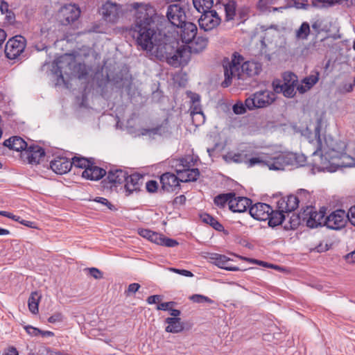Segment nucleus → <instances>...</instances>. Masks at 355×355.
<instances>
[{"mask_svg": "<svg viewBox=\"0 0 355 355\" xmlns=\"http://www.w3.org/2000/svg\"><path fill=\"white\" fill-rule=\"evenodd\" d=\"M135 20L128 29L129 35L135 40L137 46L143 51H148L153 47V42L162 31L158 27L159 17L153 6L150 4L135 3Z\"/></svg>", "mask_w": 355, "mask_h": 355, "instance_id": "nucleus-1", "label": "nucleus"}, {"mask_svg": "<svg viewBox=\"0 0 355 355\" xmlns=\"http://www.w3.org/2000/svg\"><path fill=\"white\" fill-rule=\"evenodd\" d=\"M300 199L295 195L282 197L276 202L275 209L263 202L251 205L250 216L257 220H268V226L275 227L282 225L285 220V214L295 211L299 206Z\"/></svg>", "mask_w": 355, "mask_h": 355, "instance_id": "nucleus-2", "label": "nucleus"}, {"mask_svg": "<svg viewBox=\"0 0 355 355\" xmlns=\"http://www.w3.org/2000/svg\"><path fill=\"white\" fill-rule=\"evenodd\" d=\"M157 60L166 62L169 65L178 67L188 63L189 51L184 47H179L178 42L165 33H158L153 42V47L148 49Z\"/></svg>", "mask_w": 355, "mask_h": 355, "instance_id": "nucleus-3", "label": "nucleus"}, {"mask_svg": "<svg viewBox=\"0 0 355 355\" xmlns=\"http://www.w3.org/2000/svg\"><path fill=\"white\" fill-rule=\"evenodd\" d=\"M321 124L318 121L314 128V137L317 143V148L313 153V156H316L319 152H321L318 157V161L314 159L313 164V169H316L318 171H327L333 173L336 171V166L334 164L336 163L334 158H336V148L331 145L329 146L325 139L324 145L322 142L321 135Z\"/></svg>", "mask_w": 355, "mask_h": 355, "instance_id": "nucleus-4", "label": "nucleus"}, {"mask_svg": "<svg viewBox=\"0 0 355 355\" xmlns=\"http://www.w3.org/2000/svg\"><path fill=\"white\" fill-rule=\"evenodd\" d=\"M306 157L303 154L293 153H281L267 159L266 166L270 170L282 171L303 166Z\"/></svg>", "mask_w": 355, "mask_h": 355, "instance_id": "nucleus-5", "label": "nucleus"}, {"mask_svg": "<svg viewBox=\"0 0 355 355\" xmlns=\"http://www.w3.org/2000/svg\"><path fill=\"white\" fill-rule=\"evenodd\" d=\"M243 60V57L238 53L233 54V58L231 61L228 59H224L223 66L224 68L225 80L221 83L223 87L225 88L229 87L232 83V78L234 77H237L238 79L243 78L240 73V68Z\"/></svg>", "mask_w": 355, "mask_h": 355, "instance_id": "nucleus-6", "label": "nucleus"}, {"mask_svg": "<svg viewBox=\"0 0 355 355\" xmlns=\"http://www.w3.org/2000/svg\"><path fill=\"white\" fill-rule=\"evenodd\" d=\"M275 99V94L267 89L256 92L245 99V105L249 110L263 108L272 104Z\"/></svg>", "mask_w": 355, "mask_h": 355, "instance_id": "nucleus-7", "label": "nucleus"}, {"mask_svg": "<svg viewBox=\"0 0 355 355\" xmlns=\"http://www.w3.org/2000/svg\"><path fill=\"white\" fill-rule=\"evenodd\" d=\"M325 214L326 212L324 207L319 211H317L315 207L306 206L300 211L302 223H305L306 225L310 228H316L319 226H322Z\"/></svg>", "mask_w": 355, "mask_h": 355, "instance_id": "nucleus-8", "label": "nucleus"}, {"mask_svg": "<svg viewBox=\"0 0 355 355\" xmlns=\"http://www.w3.org/2000/svg\"><path fill=\"white\" fill-rule=\"evenodd\" d=\"M26 46V40L19 35L10 38L6 44L4 52L7 58L15 60L24 51Z\"/></svg>", "mask_w": 355, "mask_h": 355, "instance_id": "nucleus-9", "label": "nucleus"}, {"mask_svg": "<svg viewBox=\"0 0 355 355\" xmlns=\"http://www.w3.org/2000/svg\"><path fill=\"white\" fill-rule=\"evenodd\" d=\"M221 23V18L215 10L204 11L198 19L200 30L209 32L216 29Z\"/></svg>", "mask_w": 355, "mask_h": 355, "instance_id": "nucleus-10", "label": "nucleus"}, {"mask_svg": "<svg viewBox=\"0 0 355 355\" xmlns=\"http://www.w3.org/2000/svg\"><path fill=\"white\" fill-rule=\"evenodd\" d=\"M128 171L116 166L112 167L107 173L106 179L102 181L104 188L112 189L125 182Z\"/></svg>", "mask_w": 355, "mask_h": 355, "instance_id": "nucleus-11", "label": "nucleus"}, {"mask_svg": "<svg viewBox=\"0 0 355 355\" xmlns=\"http://www.w3.org/2000/svg\"><path fill=\"white\" fill-rule=\"evenodd\" d=\"M166 15L168 21L177 28H179L187 21L184 8L179 4L169 5Z\"/></svg>", "mask_w": 355, "mask_h": 355, "instance_id": "nucleus-12", "label": "nucleus"}, {"mask_svg": "<svg viewBox=\"0 0 355 355\" xmlns=\"http://www.w3.org/2000/svg\"><path fill=\"white\" fill-rule=\"evenodd\" d=\"M80 8L75 4H67L62 6L59 10V18L64 26L69 25L80 17Z\"/></svg>", "mask_w": 355, "mask_h": 355, "instance_id": "nucleus-13", "label": "nucleus"}, {"mask_svg": "<svg viewBox=\"0 0 355 355\" xmlns=\"http://www.w3.org/2000/svg\"><path fill=\"white\" fill-rule=\"evenodd\" d=\"M347 214L344 210L338 209L324 218L322 225L331 230H338L345 227Z\"/></svg>", "mask_w": 355, "mask_h": 355, "instance_id": "nucleus-14", "label": "nucleus"}, {"mask_svg": "<svg viewBox=\"0 0 355 355\" xmlns=\"http://www.w3.org/2000/svg\"><path fill=\"white\" fill-rule=\"evenodd\" d=\"M45 156L44 149L35 144H30L24 152L21 153V158L24 162L31 164H38L42 158Z\"/></svg>", "mask_w": 355, "mask_h": 355, "instance_id": "nucleus-15", "label": "nucleus"}, {"mask_svg": "<svg viewBox=\"0 0 355 355\" xmlns=\"http://www.w3.org/2000/svg\"><path fill=\"white\" fill-rule=\"evenodd\" d=\"M144 175L139 173H133L130 175L127 173V178L125 180L124 189L125 196H128L134 192H139L144 184Z\"/></svg>", "mask_w": 355, "mask_h": 355, "instance_id": "nucleus-16", "label": "nucleus"}, {"mask_svg": "<svg viewBox=\"0 0 355 355\" xmlns=\"http://www.w3.org/2000/svg\"><path fill=\"white\" fill-rule=\"evenodd\" d=\"M121 6L116 3L107 1L101 8L103 18L108 22L115 23L119 18Z\"/></svg>", "mask_w": 355, "mask_h": 355, "instance_id": "nucleus-17", "label": "nucleus"}, {"mask_svg": "<svg viewBox=\"0 0 355 355\" xmlns=\"http://www.w3.org/2000/svg\"><path fill=\"white\" fill-rule=\"evenodd\" d=\"M180 177L175 174L166 172L160 176V183L162 190L166 192L175 191L177 189H180Z\"/></svg>", "mask_w": 355, "mask_h": 355, "instance_id": "nucleus-18", "label": "nucleus"}, {"mask_svg": "<svg viewBox=\"0 0 355 355\" xmlns=\"http://www.w3.org/2000/svg\"><path fill=\"white\" fill-rule=\"evenodd\" d=\"M178 33L180 34V39L183 43L189 44L196 38L198 33L196 25L190 21H185L179 28Z\"/></svg>", "mask_w": 355, "mask_h": 355, "instance_id": "nucleus-19", "label": "nucleus"}, {"mask_svg": "<svg viewBox=\"0 0 355 355\" xmlns=\"http://www.w3.org/2000/svg\"><path fill=\"white\" fill-rule=\"evenodd\" d=\"M50 167L56 174H66L71 168V159L66 157L58 156L51 161Z\"/></svg>", "mask_w": 355, "mask_h": 355, "instance_id": "nucleus-20", "label": "nucleus"}, {"mask_svg": "<svg viewBox=\"0 0 355 355\" xmlns=\"http://www.w3.org/2000/svg\"><path fill=\"white\" fill-rule=\"evenodd\" d=\"M252 205V200L247 197H241L236 196L232 198L230 201L229 209L232 212L243 213L250 209Z\"/></svg>", "mask_w": 355, "mask_h": 355, "instance_id": "nucleus-21", "label": "nucleus"}, {"mask_svg": "<svg viewBox=\"0 0 355 355\" xmlns=\"http://www.w3.org/2000/svg\"><path fill=\"white\" fill-rule=\"evenodd\" d=\"M95 159L92 162V165L85 168L82 173V177L86 180L92 181H98L106 175V171L95 164Z\"/></svg>", "mask_w": 355, "mask_h": 355, "instance_id": "nucleus-22", "label": "nucleus"}, {"mask_svg": "<svg viewBox=\"0 0 355 355\" xmlns=\"http://www.w3.org/2000/svg\"><path fill=\"white\" fill-rule=\"evenodd\" d=\"M336 158L334 163L336 166V171L339 168L355 166V158L347 155L345 152L340 151L336 148Z\"/></svg>", "mask_w": 355, "mask_h": 355, "instance_id": "nucleus-23", "label": "nucleus"}, {"mask_svg": "<svg viewBox=\"0 0 355 355\" xmlns=\"http://www.w3.org/2000/svg\"><path fill=\"white\" fill-rule=\"evenodd\" d=\"M211 259L213 263L222 269L227 271H239L240 268L237 266H232L230 262L231 259L225 255L220 254H212Z\"/></svg>", "mask_w": 355, "mask_h": 355, "instance_id": "nucleus-24", "label": "nucleus"}, {"mask_svg": "<svg viewBox=\"0 0 355 355\" xmlns=\"http://www.w3.org/2000/svg\"><path fill=\"white\" fill-rule=\"evenodd\" d=\"M3 146L8 147L10 150L24 152L29 145L21 137L13 136L3 141Z\"/></svg>", "mask_w": 355, "mask_h": 355, "instance_id": "nucleus-25", "label": "nucleus"}, {"mask_svg": "<svg viewBox=\"0 0 355 355\" xmlns=\"http://www.w3.org/2000/svg\"><path fill=\"white\" fill-rule=\"evenodd\" d=\"M272 86L275 92L282 93L286 98H293L295 95L297 85H281L280 80H275L272 82Z\"/></svg>", "mask_w": 355, "mask_h": 355, "instance_id": "nucleus-26", "label": "nucleus"}, {"mask_svg": "<svg viewBox=\"0 0 355 355\" xmlns=\"http://www.w3.org/2000/svg\"><path fill=\"white\" fill-rule=\"evenodd\" d=\"M165 323L168 324V326L165 328V331L168 333H180L184 329V324L181 322L180 318H167L165 319Z\"/></svg>", "mask_w": 355, "mask_h": 355, "instance_id": "nucleus-27", "label": "nucleus"}, {"mask_svg": "<svg viewBox=\"0 0 355 355\" xmlns=\"http://www.w3.org/2000/svg\"><path fill=\"white\" fill-rule=\"evenodd\" d=\"M240 69L241 75L246 74L250 77L259 74L261 67L258 62L248 61L241 64Z\"/></svg>", "mask_w": 355, "mask_h": 355, "instance_id": "nucleus-28", "label": "nucleus"}, {"mask_svg": "<svg viewBox=\"0 0 355 355\" xmlns=\"http://www.w3.org/2000/svg\"><path fill=\"white\" fill-rule=\"evenodd\" d=\"M176 173L180 177V181L182 182H195L200 176V171L197 168H191L183 172L180 170H176Z\"/></svg>", "mask_w": 355, "mask_h": 355, "instance_id": "nucleus-29", "label": "nucleus"}, {"mask_svg": "<svg viewBox=\"0 0 355 355\" xmlns=\"http://www.w3.org/2000/svg\"><path fill=\"white\" fill-rule=\"evenodd\" d=\"M311 7L308 0H286V5L284 7L275 8L274 10L295 8L296 9L308 10Z\"/></svg>", "mask_w": 355, "mask_h": 355, "instance_id": "nucleus-30", "label": "nucleus"}, {"mask_svg": "<svg viewBox=\"0 0 355 355\" xmlns=\"http://www.w3.org/2000/svg\"><path fill=\"white\" fill-rule=\"evenodd\" d=\"M169 131L168 123L167 120H165L161 125H159L155 128L144 129L142 135H158L160 136L164 135Z\"/></svg>", "mask_w": 355, "mask_h": 355, "instance_id": "nucleus-31", "label": "nucleus"}, {"mask_svg": "<svg viewBox=\"0 0 355 355\" xmlns=\"http://www.w3.org/2000/svg\"><path fill=\"white\" fill-rule=\"evenodd\" d=\"M200 218L203 223L209 225L212 228L218 232L224 230L223 225L216 218L207 213L200 214Z\"/></svg>", "mask_w": 355, "mask_h": 355, "instance_id": "nucleus-32", "label": "nucleus"}, {"mask_svg": "<svg viewBox=\"0 0 355 355\" xmlns=\"http://www.w3.org/2000/svg\"><path fill=\"white\" fill-rule=\"evenodd\" d=\"M193 43L192 44V46L191 47V51L194 53H200L204 51L208 44L209 40L208 37L205 36L199 35L193 40Z\"/></svg>", "mask_w": 355, "mask_h": 355, "instance_id": "nucleus-33", "label": "nucleus"}, {"mask_svg": "<svg viewBox=\"0 0 355 355\" xmlns=\"http://www.w3.org/2000/svg\"><path fill=\"white\" fill-rule=\"evenodd\" d=\"M94 158H86L81 156H74L71 159V167L74 166L76 168H80L85 170L92 165V162Z\"/></svg>", "mask_w": 355, "mask_h": 355, "instance_id": "nucleus-34", "label": "nucleus"}, {"mask_svg": "<svg viewBox=\"0 0 355 355\" xmlns=\"http://www.w3.org/2000/svg\"><path fill=\"white\" fill-rule=\"evenodd\" d=\"M138 234L149 240L150 241L155 243L158 245L159 241H160L161 236L162 234L153 232L152 230H150L148 229H144V228H140L138 230Z\"/></svg>", "mask_w": 355, "mask_h": 355, "instance_id": "nucleus-35", "label": "nucleus"}, {"mask_svg": "<svg viewBox=\"0 0 355 355\" xmlns=\"http://www.w3.org/2000/svg\"><path fill=\"white\" fill-rule=\"evenodd\" d=\"M196 160L191 155H187L178 160V163L176 164V170H180L182 172L188 171L193 166L195 165Z\"/></svg>", "mask_w": 355, "mask_h": 355, "instance_id": "nucleus-36", "label": "nucleus"}, {"mask_svg": "<svg viewBox=\"0 0 355 355\" xmlns=\"http://www.w3.org/2000/svg\"><path fill=\"white\" fill-rule=\"evenodd\" d=\"M225 12V20L226 21H232L236 15V2L234 0H229L224 4Z\"/></svg>", "mask_w": 355, "mask_h": 355, "instance_id": "nucleus-37", "label": "nucleus"}, {"mask_svg": "<svg viewBox=\"0 0 355 355\" xmlns=\"http://www.w3.org/2000/svg\"><path fill=\"white\" fill-rule=\"evenodd\" d=\"M235 196V193L230 192L227 193H221L216 196L214 198V204L219 207L220 208H223L227 204L230 207V201L232 200V197Z\"/></svg>", "mask_w": 355, "mask_h": 355, "instance_id": "nucleus-38", "label": "nucleus"}, {"mask_svg": "<svg viewBox=\"0 0 355 355\" xmlns=\"http://www.w3.org/2000/svg\"><path fill=\"white\" fill-rule=\"evenodd\" d=\"M311 33L310 25L308 22L302 23L298 29L295 31V37L297 40H306Z\"/></svg>", "mask_w": 355, "mask_h": 355, "instance_id": "nucleus-39", "label": "nucleus"}, {"mask_svg": "<svg viewBox=\"0 0 355 355\" xmlns=\"http://www.w3.org/2000/svg\"><path fill=\"white\" fill-rule=\"evenodd\" d=\"M248 155L243 153H234L233 152H228L226 155L223 156V159L227 162L242 163L246 162Z\"/></svg>", "mask_w": 355, "mask_h": 355, "instance_id": "nucleus-40", "label": "nucleus"}, {"mask_svg": "<svg viewBox=\"0 0 355 355\" xmlns=\"http://www.w3.org/2000/svg\"><path fill=\"white\" fill-rule=\"evenodd\" d=\"M40 298L41 296L39 295L37 292H32L28 298V309L33 314H37L39 312L38 306Z\"/></svg>", "mask_w": 355, "mask_h": 355, "instance_id": "nucleus-41", "label": "nucleus"}, {"mask_svg": "<svg viewBox=\"0 0 355 355\" xmlns=\"http://www.w3.org/2000/svg\"><path fill=\"white\" fill-rule=\"evenodd\" d=\"M194 8L199 12L211 10L213 0H193Z\"/></svg>", "mask_w": 355, "mask_h": 355, "instance_id": "nucleus-42", "label": "nucleus"}, {"mask_svg": "<svg viewBox=\"0 0 355 355\" xmlns=\"http://www.w3.org/2000/svg\"><path fill=\"white\" fill-rule=\"evenodd\" d=\"M302 223V220L300 212L297 215H293L291 217L289 221L284 224V229L285 230H296Z\"/></svg>", "mask_w": 355, "mask_h": 355, "instance_id": "nucleus-43", "label": "nucleus"}, {"mask_svg": "<svg viewBox=\"0 0 355 355\" xmlns=\"http://www.w3.org/2000/svg\"><path fill=\"white\" fill-rule=\"evenodd\" d=\"M283 80H281V85H297V76L293 72L286 71L283 73Z\"/></svg>", "mask_w": 355, "mask_h": 355, "instance_id": "nucleus-44", "label": "nucleus"}, {"mask_svg": "<svg viewBox=\"0 0 355 355\" xmlns=\"http://www.w3.org/2000/svg\"><path fill=\"white\" fill-rule=\"evenodd\" d=\"M319 80V73L316 72L315 75H310L305 77L302 80V83L305 84V87L311 89L314 85L317 83Z\"/></svg>", "mask_w": 355, "mask_h": 355, "instance_id": "nucleus-45", "label": "nucleus"}, {"mask_svg": "<svg viewBox=\"0 0 355 355\" xmlns=\"http://www.w3.org/2000/svg\"><path fill=\"white\" fill-rule=\"evenodd\" d=\"M178 244L179 243L177 241V240L171 239V238H168L163 234H162L160 241H159V243H158V245H159L169 247V248L175 247V246L178 245Z\"/></svg>", "mask_w": 355, "mask_h": 355, "instance_id": "nucleus-46", "label": "nucleus"}, {"mask_svg": "<svg viewBox=\"0 0 355 355\" xmlns=\"http://www.w3.org/2000/svg\"><path fill=\"white\" fill-rule=\"evenodd\" d=\"M189 299L195 303L207 302L211 304L213 302V300H211L209 297L200 294L192 295L191 296L189 297Z\"/></svg>", "mask_w": 355, "mask_h": 355, "instance_id": "nucleus-47", "label": "nucleus"}, {"mask_svg": "<svg viewBox=\"0 0 355 355\" xmlns=\"http://www.w3.org/2000/svg\"><path fill=\"white\" fill-rule=\"evenodd\" d=\"M267 159H263L260 157H252L249 159H246L245 163L248 164V167H252L255 164H261L263 166H266Z\"/></svg>", "mask_w": 355, "mask_h": 355, "instance_id": "nucleus-48", "label": "nucleus"}, {"mask_svg": "<svg viewBox=\"0 0 355 355\" xmlns=\"http://www.w3.org/2000/svg\"><path fill=\"white\" fill-rule=\"evenodd\" d=\"M85 270L88 271L89 275L95 279H101L103 277V272L96 268H87Z\"/></svg>", "mask_w": 355, "mask_h": 355, "instance_id": "nucleus-49", "label": "nucleus"}, {"mask_svg": "<svg viewBox=\"0 0 355 355\" xmlns=\"http://www.w3.org/2000/svg\"><path fill=\"white\" fill-rule=\"evenodd\" d=\"M245 103L243 105L241 102H238L233 105V111L236 114H242L246 112Z\"/></svg>", "mask_w": 355, "mask_h": 355, "instance_id": "nucleus-50", "label": "nucleus"}, {"mask_svg": "<svg viewBox=\"0 0 355 355\" xmlns=\"http://www.w3.org/2000/svg\"><path fill=\"white\" fill-rule=\"evenodd\" d=\"M146 188L148 192L155 193L157 191L158 184L155 180H149L146 184Z\"/></svg>", "mask_w": 355, "mask_h": 355, "instance_id": "nucleus-51", "label": "nucleus"}, {"mask_svg": "<svg viewBox=\"0 0 355 355\" xmlns=\"http://www.w3.org/2000/svg\"><path fill=\"white\" fill-rule=\"evenodd\" d=\"M63 318H64L63 315L61 313L58 312V313H55L53 315L50 316L48 318V322L50 323H56V322H62L63 320Z\"/></svg>", "mask_w": 355, "mask_h": 355, "instance_id": "nucleus-52", "label": "nucleus"}, {"mask_svg": "<svg viewBox=\"0 0 355 355\" xmlns=\"http://www.w3.org/2000/svg\"><path fill=\"white\" fill-rule=\"evenodd\" d=\"M0 10H1V13L12 14V19L15 18V14L13 13V12H12L11 10H9V5L6 1H5L3 0L1 1V5H0Z\"/></svg>", "mask_w": 355, "mask_h": 355, "instance_id": "nucleus-53", "label": "nucleus"}, {"mask_svg": "<svg viewBox=\"0 0 355 355\" xmlns=\"http://www.w3.org/2000/svg\"><path fill=\"white\" fill-rule=\"evenodd\" d=\"M95 202H99L102 205H106L109 209L112 210L114 209V207L113 205H112L107 199L103 198V197H96L94 199Z\"/></svg>", "mask_w": 355, "mask_h": 355, "instance_id": "nucleus-54", "label": "nucleus"}, {"mask_svg": "<svg viewBox=\"0 0 355 355\" xmlns=\"http://www.w3.org/2000/svg\"><path fill=\"white\" fill-rule=\"evenodd\" d=\"M347 218L350 223L355 227V206L352 207L348 210Z\"/></svg>", "mask_w": 355, "mask_h": 355, "instance_id": "nucleus-55", "label": "nucleus"}, {"mask_svg": "<svg viewBox=\"0 0 355 355\" xmlns=\"http://www.w3.org/2000/svg\"><path fill=\"white\" fill-rule=\"evenodd\" d=\"M25 329L28 334H30L31 336H37L40 335V332H42V330H40L36 327H33L31 325L26 326L25 327Z\"/></svg>", "mask_w": 355, "mask_h": 355, "instance_id": "nucleus-56", "label": "nucleus"}, {"mask_svg": "<svg viewBox=\"0 0 355 355\" xmlns=\"http://www.w3.org/2000/svg\"><path fill=\"white\" fill-rule=\"evenodd\" d=\"M186 197L184 195H180L175 198L173 201V205L176 207L180 205H183L185 204Z\"/></svg>", "mask_w": 355, "mask_h": 355, "instance_id": "nucleus-57", "label": "nucleus"}, {"mask_svg": "<svg viewBox=\"0 0 355 355\" xmlns=\"http://www.w3.org/2000/svg\"><path fill=\"white\" fill-rule=\"evenodd\" d=\"M245 259L250 261V262L257 263H258L260 266H266V267H268V268H279L278 266H275V265H272V264H270V263H268L267 262H265V261H258V260L253 259Z\"/></svg>", "mask_w": 355, "mask_h": 355, "instance_id": "nucleus-58", "label": "nucleus"}, {"mask_svg": "<svg viewBox=\"0 0 355 355\" xmlns=\"http://www.w3.org/2000/svg\"><path fill=\"white\" fill-rule=\"evenodd\" d=\"M0 215L2 216L7 217L8 218H11L15 221H19L21 217L19 216L14 215L12 213L6 211H0Z\"/></svg>", "mask_w": 355, "mask_h": 355, "instance_id": "nucleus-59", "label": "nucleus"}, {"mask_svg": "<svg viewBox=\"0 0 355 355\" xmlns=\"http://www.w3.org/2000/svg\"><path fill=\"white\" fill-rule=\"evenodd\" d=\"M162 300V295H153L149 296L147 298L146 301H147L148 304H155L157 302H160Z\"/></svg>", "mask_w": 355, "mask_h": 355, "instance_id": "nucleus-60", "label": "nucleus"}, {"mask_svg": "<svg viewBox=\"0 0 355 355\" xmlns=\"http://www.w3.org/2000/svg\"><path fill=\"white\" fill-rule=\"evenodd\" d=\"M322 22L319 20L315 21L312 24L311 27L313 31L315 32L316 36L320 33L322 29H321Z\"/></svg>", "mask_w": 355, "mask_h": 355, "instance_id": "nucleus-61", "label": "nucleus"}, {"mask_svg": "<svg viewBox=\"0 0 355 355\" xmlns=\"http://www.w3.org/2000/svg\"><path fill=\"white\" fill-rule=\"evenodd\" d=\"M237 15L239 19V24L243 23L247 19L248 12L245 9L239 10Z\"/></svg>", "mask_w": 355, "mask_h": 355, "instance_id": "nucleus-62", "label": "nucleus"}, {"mask_svg": "<svg viewBox=\"0 0 355 355\" xmlns=\"http://www.w3.org/2000/svg\"><path fill=\"white\" fill-rule=\"evenodd\" d=\"M171 270L173 272H175V273L184 275L185 277H193V274L191 271L187 270L178 269V268H171Z\"/></svg>", "mask_w": 355, "mask_h": 355, "instance_id": "nucleus-63", "label": "nucleus"}, {"mask_svg": "<svg viewBox=\"0 0 355 355\" xmlns=\"http://www.w3.org/2000/svg\"><path fill=\"white\" fill-rule=\"evenodd\" d=\"M345 260L349 263H355V250L345 256Z\"/></svg>", "mask_w": 355, "mask_h": 355, "instance_id": "nucleus-64", "label": "nucleus"}]
</instances>
